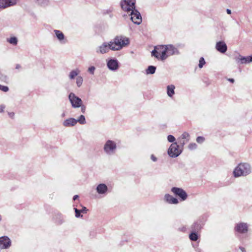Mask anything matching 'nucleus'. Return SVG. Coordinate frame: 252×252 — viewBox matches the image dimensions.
Segmentation results:
<instances>
[{"label": "nucleus", "mask_w": 252, "mask_h": 252, "mask_svg": "<svg viewBox=\"0 0 252 252\" xmlns=\"http://www.w3.org/2000/svg\"><path fill=\"white\" fill-rule=\"evenodd\" d=\"M129 44L128 37L122 35L116 36L112 41L105 42L97 47L95 51L97 54H104L109 52L110 50L114 51H120Z\"/></svg>", "instance_id": "f257e3e1"}, {"label": "nucleus", "mask_w": 252, "mask_h": 252, "mask_svg": "<svg viewBox=\"0 0 252 252\" xmlns=\"http://www.w3.org/2000/svg\"><path fill=\"white\" fill-rule=\"evenodd\" d=\"M136 0H122L121 6L123 10L130 12V20L136 25L142 22V17L140 12L135 8Z\"/></svg>", "instance_id": "f03ea898"}, {"label": "nucleus", "mask_w": 252, "mask_h": 252, "mask_svg": "<svg viewBox=\"0 0 252 252\" xmlns=\"http://www.w3.org/2000/svg\"><path fill=\"white\" fill-rule=\"evenodd\" d=\"M251 172V167L247 163H241L235 168L233 171V175L235 177L245 176Z\"/></svg>", "instance_id": "7ed1b4c3"}, {"label": "nucleus", "mask_w": 252, "mask_h": 252, "mask_svg": "<svg viewBox=\"0 0 252 252\" xmlns=\"http://www.w3.org/2000/svg\"><path fill=\"white\" fill-rule=\"evenodd\" d=\"M68 99L73 108H81V112L85 114L86 113V107L83 104L82 99L76 96L73 93H70L68 95Z\"/></svg>", "instance_id": "20e7f679"}, {"label": "nucleus", "mask_w": 252, "mask_h": 252, "mask_svg": "<svg viewBox=\"0 0 252 252\" xmlns=\"http://www.w3.org/2000/svg\"><path fill=\"white\" fill-rule=\"evenodd\" d=\"M151 55L158 60H166L167 59L166 45L155 46L154 49L151 52Z\"/></svg>", "instance_id": "39448f33"}, {"label": "nucleus", "mask_w": 252, "mask_h": 252, "mask_svg": "<svg viewBox=\"0 0 252 252\" xmlns=\"http://www.w3.org/2000/svg\"><path fill=\"white\" fill-rule=\"evenodd\" d=\"M103 151L108 156H113L116 153L117 150V144L115 141L112 140H107L104 144Z\"/></svg>", "instance_id": "423d86ee"}, {"label": "nucleus", "mask_w": 252, "mask_h": 252, "mask_svg": "<svg viewBox=\"0 0 252 252\" xmlns=\"http://www.w3.org/2000/svg\"><path fill=\"white\" fill-rule=\"evenodd\" d=\"M183 149H182L180 145L177 142L172 143L168 149L167 153L171 158L178 157L182 152Z\"/></svg>", "instance_id": "0eeeda50"}, {"label": "nucleus", "mask_w": 252, "mask_h": 252, "mask_svg": "<svg viewBox=\"0 0 252 252\" xmlns=\"http://www.w3.org/2000/svg\"><path fill=\"white\" fill-rule=\"evenodd\" d=\"M205 223L203 217H200L197 219L190 226V230L199 232L203 228Z\"/></svg>", "instance_id": "6e6552de"}, {"label": "nucleus", "mask_w": 252, "mask_h": 252, "mask_svg": "<svg viewBox=\"0 0 252 252\" xmlns=\"http://www.w3.org/2000/svg\"><path fill=\"white\" fill-rule=\"evenodd\" d=\"M171 190L176 196L179 197L181 201H185L188 198L187 193L182 188L173 187Z\"/></svg>", "instance_id": "1a4fd4ad"}, {"label": "nucleus", "mask_w": 252, "mask_h": 252, "mask_svg": "<svg viewBox=\"0 0 252 252\" xmlns=\"http://www.w3.org/2000/svg\"><path fill=\"white\" fill-rule=\"evenodd\" d=\"M249 225L245 222H239L236 224L234 231L240 234H245L248 232Z\"/></svg>", "instance_id": "9d476101"}, {"label": "nucleus", "mask_w": 252, "mask_h": 252, "mask_svg": "<svg viewBox=\"0 0 252 252\" xmlns=\"http://www.w3.org/2000/svg\"><path fill=\"white\" fill-rule=\"evenodd\" d=\"M11 246V241L6 236L0 237V248L1 249H7Z\"/></svg>", "instance_id": "9b49d317"}, {"label": "nucleus", "mask_w": 252, "mask_h": 252, "mask_svg": "<svg viewBox=\"0 0 252 252\" xmlns=\"http://www.w3.org/2000/svg\"><path fill=\"white\" fill-rule=\"evenodd\" d=\"M190 135L187 132H184L178 139V144L182 149H183L184 145L189 140Z\"/></svg>", "instance_id": "f8f14e48"}, {"label": "nucleus", "mask_w": 252, "mask_h": 252, "mask_svg": "<svg viewBox=\"0 0 252 252\" xmlns=\"http://www.w3.org/2000/svg\"><path fill=\"white\" fill-rule=\"evenodd\" d=\"M166 50L167 58L170 56L179 55L180 54L179 50L172 44L166 45Z\"/></svg>", "instance_id": "ddd939ff"}, {"label": "nucleus", "mask_w": 252, "mask_h": 252, "mask_svg": "<svg viewBox=\"0 0 252 252\" xmlns=\"http://www.w3.org/2000/svg\"><path fill=\"white\" fill-rule=\"evenodd\" d=\"M108 68L112 71H116L119 67V63L116 59H111L107 62Z\"/></svg>", "instance_id": "4468645a"}, {"label": "nucleus", "mask_w": 252, "mask_h": 252, "mask_svg": "<svg viewBox=\"0 0 252 252\" xmlns=\"http://www.w3.org/2000/svg\"><path fill=\"white\" fill-rule=\"evenodd\" d=\"M17 0H0V8H5L15 5Z\"/></svg>", "instance_id": "2eb2a0df"}, {"label": "nucleus", "mask_w": 252, "mask_h": 252, "mask_svg": "<svg viewBox=\"0 0 252 252\" xmlns=\"http://www.w3.org/2000/svg\"><path fill=\"white\" fill-rule=\"evenodd\" d=\"M216 48L219 52L221 53H224L227 50V47L226 43L223 41H219L217 42Z\"/></svg>", "instance_id": "dca6fc26"}, {"label": "nucleus", "mask_w": 252, "mask_h": 252, "mask_svg": "<svg viewBox=\"0 0 252 252\" xmlns=\"http://www.w3.org/2000/svg\"><path fill=\"white\" fill-rule=\"evenodd\" d=\"M108 187L106 184L102 183L97 185L96 188V192L99 194H105L108 191Z\"/></svg>", "instance_id": "f3484780"}, {"label": "nucleus", "mask_w": 252, "mask_h": 252, "mask_svg": "<svg viewBox=\"0 0 252 252\" xmlns=\"http://www.w3.org/2000/svg\"><path fill=\"white\" fill-rule=\"evenodd\" d=\"M164 199L169 204H177L179 203V201L176 198L168 193L165 194Z\"/></svg>", "instance_id": "a211bd4d"}, {"label": "nucleus", "mask_w": 252, "mask_h": 252, "mask_svg": "<svg viewBox=\"0 0 252 252\" xmlns=\"http://www.w3.org/2000/svg\"><path fill=\"white\" fill-rule=\"evenodd\" d=\"M54 220L55 222L58 225H61L64 222L63 216L60 213L55 214Z\"/></svg>", "instance_id": "6ab92c4d"}, {"label": "nucleus", "mask_w": 252, "mask_h": 252, "mask_svg": "<svg viewBox=\"0 0 252 252\" xmlns=\"http://www.w3.org/2000/svg\"><path fill=\"white\" fill-rule=\"evenodd\" d=\"M76 125V119L73 118H69L65 120L63 123V125L65 127H71Z\"/></svg>", "instance_id": "aec40b11"}, {"label": "nucleus", "mask_w": 252, "mask_h": 252, "mask_svg": "<svg viewBox=\"0 0 252 252\" xmlns=\"http://www.w3.org/2000/svg\"><path fill=\"white\" fill-rule=\"evenodd\" d=\"M34 3L38 6L41 7H46L50 5V0H33Z\"/></svg>", "instance_id": "412c9836"}, {"label": "nucleus", "mask_w": 252, "mask_h": 252, "mask_svg": "<svg viewBox=\"0 0 252 252\" xmlns=\"http://www.w3.org/2000/svg\"><path fill=\"white\" fill-rule=\"evenodd\" d=\"M236 61L238 62H240L242 64L250 63L252 62V55L248 57H243L240 55L239 57L237 59Z\"/></svg>", "instance_id": "4be33fe9"}, {"label": "nucleus", "mask_w": 252, "mask_h": 252, "mask_svg": "<svg viewBox=\"0 0 252 252\" xmlns=\"http://www.w3.org/2000/svg\"><path fill=\"white\" fill-rule=\"evenodd\" d=\"M56 37L61 43H65V41L64 40L65 36L62 32L59 30H55L54 31Z\"/></svg>", "instance_id": "5701e85b"}, {"label": "nucleus", "mask_w": 252, "mask_h": 252, "mask_svg": "<svg viewBox=\"0 0 252 252\" xmlns=\"http://www.w3.org/2000/svg\"><path fill=\"white\" fill-rule=\"evenodd\" d=\"M74 209L75 213V217L76 218H82L83 216L81 215V214H86L88 210L87 208L84 206H83L81 209H78L76 208H74Z\"/></svg>", "instance_id": "b1692460"}, {"label": "nucleus", "mask_w": 252, "mask_h": 252, "mask_svg": "<svg viewBox=\"0 0 252 252\" xmlns=\"http://www.w3.org/2000/svg\"><path fill=\"white\" fill-rule=\"evenodd\" d=\"M175 86L174 85H169L167 86V94L172 98L175 94Z\"/></svg>", "instance_id": "393cba45"}, {"label": "nucleus", "mask_w": 252, "mask_h": 252, "mask_svg": "<svg viewBox=\"0 0 252 252\" xmlns=\"http://www.w3.org/2000/svg\"><path fill=\"white\" fill-rule=\"evenodd\" d=\"M80 71L78 69H76L71 70L68 75L69 78L70 80H73L75 77H77L78 75L80 73Z\"/></svg>", "instance_id": "a878e982"}, {"label": "nucleus", "mask_w": 252, "mask_h": 252, "mask_svg": "<svg viewBox=\"0 0 252 252\" xmlns=\"http://www.w3.org/2000/svg\"><path fill=\"white\" fill-rule=\"evenodd\" d=\"M191 232L189 234V238L192 241H196L199 238V234L198 232L190 231Z\"/></svg>", "instance_id": "bb28decb"}, {"label": "nucleus", "mask_w": 252, "mask_h": 252, "mask_svg": "<svg viewBox=\"0 0 252 252\" xmlns=\"http://www.w3.org/2000/svg\"><path fill=\"white\" fill-rule=\"evenodd\" d=\"M156 67L154 65H150L146 70V74H153L155 73L156 70Z\"/></svg>", "instance_id": "cd10ccee"}, {"label": "nucleus", "mask_w": 252, "mask_h": 252, "mask_svg": "<svg viewBox=\"0 0 252 252\" xmlns=\"http://www.w3.org/2000/svg\"><path fill=\"white\" fill-rule=\"evenodd\" d=\"M7 41L12 45H16L18 43V39L16 37L13 36L7 38Z\"/></svg>", "instance_id": "c85d7f7f"}, {"label": "nucleus", "mask_w": 252, "mask_h": 252, "mask_svg": "<svg viewBox=\"0 0 252 252\" xmlns=\"http://www.w3.org/2000/svg\"><path fill=\"white\" fill-rule=\"evenodd\" d=\"M76 124L79 123L81 125H84L86 123V119L84 115H80L77 119H76Z\"/></svg>", "instance_id": "c756f323"}, {"label": "nucleus", "mask_w": 252, "mask_h": 252, "mask_svg": "<svg viewBox=\"0 0 252 252\" xmlns=\"http://www.w3.org/2000/svg\"><path fill=\"white\" fill-rule=\"evenodd\" d=\"M83 77L81 76H78L76 77V85L78 87H80L83 83Z\"/></svg>", "instance_id": "7c9ffc66"}, {"label": "nucleus", "mask_w": 252, "mask_h": 252, "mask_svg": "<svg viewBox=\"0 0 252 252\" xmlns=\"http://www.w3.org/2000/svg\"><path fill=\"white\" fill-rule=\"evenodd\" d=\"M205 64V61L203 57H201L199 59V63L198 64V66L199 68H202L203 66Z\"/></svg>", "instance_id": "2f4dec72"}, {"label": "nucleus", "mask_w": 252, "mask_h": 252, "mask_svg": "<svg viewBox=\"0 0 252 252\" xmlns=\"http://www.w3.org/2000/svg\"><path fill=\"white\" fill-rule=\"evenodd\" d=\"M197 145L195 143H190L188 146L189 149L191 150L196 149L197 148Z\"/></svg>", "instance_id": "473e14b6"}, {"label": "nucleus", "mask_w": 252, "mask_h": 252, "mask_svg": "<svg viewBox=\"0 0 252 252\" xmlns=\"http://www.w3.org/2000/svg\"><path fill=\"white\" fill-rule=\"evenodd\" d=\"M167 140L168 142L173 143H175V138L172 135H169L167 136Z\"/></svg>", "instance_id": "72a5a7b5"}, {"label": "nucleus", "mask_w": 252, "mask_h": 252, "mask_svg": "<svg viewBox=\"0 0 252 252\" xmlns=\"http://www.w3.org/2000/svg\"><path fill=\"white\" fill-rule=\"evenodd\" d=\"M95 69V67L94 66H91L89 67L88 69V71L92 75H94V71Z\"/></svg>", "instance_id": "f704fd0d"}, {"label": "nucleus", "mask_w": 252, "mask_h": 252, "mask_svg": "<svg viewBox=\"0 0 252 252\" xmlns=\"http://www.w3.org/2000/svg\"><path fill=\"white\" fill-rule=\"evenodd\" d=\"M205 141V138L203 136H198L196 138V142L201 144Z\"/></svg>", "instance_id": "c9c22d12"}, {"label": "nucleus", "mask_w": 252, "mask_h": 252, "mask_svg": "<svg viewBox=\"0 0 252 252\" xmlns=\"http://www.w3.org/2000/svg\"><path fill=\"white\" fill-rule=\"evenodd\" d=\"M0 90L4 92H7L9 90V88L7 86H2L0 84Z\"/></svg>", "instance_id": "e433bc0d"}, {"label": "nucleus", "mask_w": 252, "mask_h": 252, "mask_svg": "<svg viewBox=\"0 0 252 252\" xmlns=\"http://www.w3.org/2000/svg\"><path fill=\"white\" fill-rule=\"evenodd\" d=\"M150 158L154 162H156L158 160L157 158L153 154L151 155Z\"/></svg>", "instance_id": "4c0bfd02"}, {"label": "nucleus", "mask_w": 252, "mask_h": 252, "mask_svg": "<svg viewBox=\"0 0 252 252\" xmlns=\"http://www.w3.org/2000/svg\"><path fill=\"white\" fill-rule=\"evenodd\" d=\"M178 230L182 232H185L186 230V227L184 226L178 228Z\"/></svg>", "instance_id": "58836bf2"}, {"label": "nucleus", "mask_w": 252, "mask_h": 252, "mask_svg": "<svg viewBox=\"0 0 252 252\" xmlns=\"http://www.w3.org/2000/svg\"><path fill=\"white\" fill-rule=\"evenodd\" d=\"M5 106L4 105H0V113H2L4 111V110L5 109Z\"/></svg>", "instance_id": "ea45409f"}, {"label": "nucleus", "mask_w": 252, "mask_h": 252, "mask_svg": "<svg viewBox=\"0 0 252 252\" xmlns=\"http://www.w3.org/2000/svg\"><path fill=\"white\" fill-rule=\"evenodd\" d=\"M8 114L9 116L11 118H13L15 115L14 112H9Z\"/></svg>", "instance_id": "a19ab883"}, {"label": "nucleus", "mask_w": 252, "mask_h": 252, "mask_svg": "<svg viewBox=\"0 0 252 252\" xmlns=\"http://www.w3.org/2000/svg\"><path fill=\"white\" fill-rule=\"evenodd\" d=\"M239 249L241 250L242 252H246V249H245V248L243 247L240 246Z\"/></svg>", "instance_id": "79ce46f5"}, {"label": "nucleus", "mask_w": 252, "mask_h": 252, "mask_svg": "<svg viewBox=\"0 0 252 252\" xmlns=\"http://www.w3.org/2000/svg\"><path fill=\"white\" fill-rule=\"evenodd\" d=\"M227 80L232 83H234L235 81L234 79L233 78H228L227 79Z\"/></svg>", "instance_id": "37998d69"}, {"label": "nucleus", "mask_w": 252, "mask_h": 252, "mask_svg": "<svg viewBox=\"0 0 252 252\" xmlns=\"http://www.w3.org/2000/svg\"><path fill=\"white\" fill-rule=\"evenodd\" d=\"M79 197V196L78 195H75L73 197V200H75Z\"/></svg>", "instance_id": "c03bdc74"}, {"label": "nucleus", "mask_w": 252, "mask_h": 252, "mask_svg": "<svg viewBox=\"0 0 252 252\" xmlns=\"http://www.w3.org/2000/svg\"><path fill=\"white\" fill-rule=\"evenodd\" d=\"M226 12H227V13L228 14H230L231 13V10L229 9H227L226 10Z\"/></svg>", "instance_id": "a18cd8bd"}, {"label": "nucleus", "mask_w": 252, "mask_h": 252, "mask_svg": "<svg viewBox=\"0 0 252 252\" xmlns=\"http://www.w3.org/2000/svg\"><path fill=\"white\" fill-rule=\"evenodd\" d=\"M20 67H21V66H20V64H17L16 65V66H15V68H16V69H19V68H20Z\"/></svg>", "instance_id": "49530a36"}, {"label": "nucleus", "mask_w": 252, "mask_h": 252, "mask_svg": "<svg viewBox=\"0 0 252 252\" xmlns=\"http://www.w3.org/2000/svg\"><path fill=\"white\" fill-rule=\"evenodd\" d=\"M1 219H2V218H1V215H0V221L1 220Z\"/></svg>", "instance_id": "de8ad7c7"}, {"label": "nucleus", "mask_w": 252, "mask_h": 252, "mask_svg": "<svg viewBox=\"0 0 252 252\" xmlns=\"http://www.w3.org/2000/svg\"><path fill=\"white\" fill-rule=\"evenodd\" d=\"M239 239H240V241H242V238L241 237H240Z\"/></svg>", "instance_id": "09e8293b"}]
</instances>
